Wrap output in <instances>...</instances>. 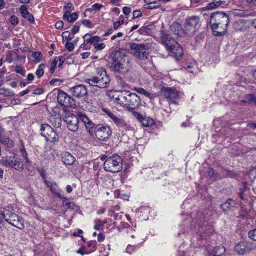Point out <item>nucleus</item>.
I'll list each match as a JSON object with an SVG mask.
<instances>
[{
  "label": "nucleus",
  "instance_id": "obj_1",
  "mask_svg": "<svg viewBox=\"0 0 256 256\" xmlns=\"http://www.w3.org/2000/svg\"><path fill=\"white\" fill-rule=\"evenodd\" d=\"M214 232L212 222H210V214L206 210L204 212H199L193 216L188 234H196L198 239H206Z\"/></svg>",
  "mask_w": 256,
  "mask_h": 256
},
{
  "label": "nucleus",
  "instance_id": "obj_2",
  "mask_svg": "<svg viewBox=\"0 0 256 256\" xmlns=\"http://www.w3.org/2000/svg\"><path fill=\"white\" fill-rule=\"evenodd\" d=\"M210 20L211 28L216 36L224 35L227 32L230 22L229 16L224 12H215L212 14Z\"/></svg>",
  "mask_w": 256,
  "mask_h": 256
},
{
  "label": "nucleus",
  "instance_id": "obj_3",
  "mask_svg": "<svg viewBox=\"0 0 256 256\" xmlns=\"http://www.w3.org/2000/svg\"><path fill=\"white\" fill-rule=\"evenodd\" d=\"M110 57L112 60V68L113 71L122 74L128 72L130 60L124 50L115 51L112 54Z\"/></svg>",
  "mask_w": 256,
  "mask_h": 256
},
{
  "label": "nucleus",
  "instance_id": "obj_4",
  "mask_svg": "<svg viewBox=\"0 0 256 256\" xmlns=\"http://www.w3.org/2000/svg\"><path fill=\"white\" fill-rule=\"evenodd\" d=\"M86 83L92 86L106 88L110 84V80L104 68H100L96 70V75L84 80Z\"/></svg>",
  "mask_w": 256,
  "mask_h": 256
},
{
  "label": "nucleus",
  "instance_id": "obj_5",
  "mask_svg": "<svg viewBox=\"0 0 256 256\" xmlns=\"http://www.w3.org/2000/svg\"><path fill=\"white\" fill-rule=\"evenodd\" d=\"M162 40L172 56L177 60L182 56L184 52L182 48L174 39L172 38L169 35L163 36Z\"/></svg>",
  "mask_w": 256,
  "mask_h": 256
},
{
  "label": "nucleus",
  "instance_id": "obj_6",
  "mask_svg": "<svg viewBox=\"0 0 256 256\" xmlns=\"http://www.w3.org/2000/svg\"><path fill=\"white\" fill-rule=\"evenodd\" d=\"M0 164L8 168H12L19 172H22L24 170V164L21 159L13 156H6L0 159Z\"/></svg>",
  "mask_w": 256,
  "mask_h": 256
},
{
  "label": "nucleus",
  "instance_id": "obj_7",
  "mask_svg": "<svg viewBox=\"0 0 256 256\" xmlns=\"http://www.w3.org/2000/svg\"><path fill=\"white\" fill-rule=\"evenodd\" d=\"M106 171L112 173L118 172L122 169V160L118 155L114 154L108 158L104 163Z\"/></svg>",
  "mask_w": 256,
  "mask_h": 256
},
{
  "label": "nucleus",
  "instance_id": "obj_8",
  "mask_svg": "<svg viewBox=\"0 0 256 256\" xmlns=\"http://www.w3.org/2000/svg\"><path fill=\"white\" fill-rule=\"evenodd\" d=\"M130 46L132 54L134 56L142 60L148 58L149 56V44H138L134 42L130 43Z\"/></svg>",
  "mask_w": 256,
  "mask_h": 256
},
{
  "label": "nucleus",
  "instance_id": "obj_9",
  "mask_svg": "<svg viewBox=\"0 0 256 256\" xmlns=\"http://www.w3.org/2000/svg\"><path fill=\"white\" fill-rule=\"evenodd\" d=\"M4 219L10 224L20 229L23 230L24 228V222L17 214L8 210H4L2 213Z\"/></svg>",
  "mask_w": 256,
  "mask_h": 256
},
{
  "label": "nucleus",
  "instance_id": "obj_10",
  "mask_svg": "<svg viewBox=\"0 0 256 256\" xmlns=\"http://www.w3.org/2000/svg\"><path fill=\"white\" fill-rule=\"evenodd\" d=\"M104 112L112 119L113 122L122 131H130L132 128L120 116L112 112L108 109H104Z\"/></svg>",
  "mask_w": 256,
  "mask_h": 256
},
{
  "label": "nucleus",
  "instance_id": "obj_11",
  "mask_svg": "<svg viewBox=\"0 0 256 256\" xmlns=\"http://www.w3.org/2000/svg\"><path fill=\"white\" fill-rule=\"evenodd\" d=\"M130 94V92L129 91L122 92L118 96L116 92L110 91L107 93L108 96L114 100L115 102L122 106H127L128 105H130L128 103Z\"/></svg>",
  "mask_w": 256,
  "mask_h": 256
},
{
  "label": "nucleus",
  "instance_id": "obj_12",
  "mask_svg": "<svg viewBox=\"0 0 256 256\" xmlns=\"http://www.w3.org/2000/svg\"><path fill=\"white\" fill-rule=\"evenodd\" d=\"M40 131L42 135L46 138L47 141L52 142H55L58 141V135L50 125L47 124H42Z\"/></svg>",
  "mask_w": 256,
  "mask_h": 256
},
{
  "label": "nucleus",
  "instance_id": "obj_13",
  "mask_svg": "<svg viewBox=\"0 0 256 256\" xmlns=\"http://www.w3.org/2000/svg\"><path fill=\"white\" fill-rule=\"evenodd\" d=\"M112 134L111 128L108 126H98L96 128V136L101 141L106 142Z\"/></svg>",
  "mask_w": 256,
  "mask_h": 256
},
{
  "label": "nucleus",
  "instance_id": "obj_14",
  "mask_svg": "<svg viewBox=\"0 0 256 256\" xmlns=\"http://www.w3.org/2000/svg\"><path fill=\"white\" fill-rule=\"evenodd\" d=\"M80 118L78 116L69 114L64 118V121L68 125V128L72 132H76L78 130V124Z\"/></svg>",
  "mask_w": 256,
  "mask_h": 256
},
{
  "label": "nucleus",
  "instance_id": "obj_15",
  "mask_svg": "<svg viewBox=\"0 0 256 256\" xmlns=\"http://www.w3.org/2000/svg\"><path fill=\"white\" fill-rule=\"evenodd\" d=\"M252 244L246 242H242L234 247L235 252L240 255H246L252 250Z\"/></svg>",
  "mask_w": 256,
  "mask_h": 256
},
{
  "label": "nucleus",
  "instance_id": "obj_16",
  "mask_svg": "<svg viewBox=\"0 0 256 256\" xmlns=\"http://www.w3.org/2000/svg\"><path fill=\"white\" fill-rule=\"evenodd\" d=\"M58 101L60 104L67 108L72 107L74 105V99L62 91L59 92Z\"/></svg>",
  "mask_w": 256,
  "mask_h": 256
},
{
  "label": "nucleus",
  "instance_id": "obj_17",
  "mask_svg": "<svg viewBox=\"0 0 256 256\" xmlns=\"http://www.w3.org/2000/svg\"><path fill=\"white\" fill-rule=\"evenodd\" d=\"M162 93L164 97L168 99L170 104H176V100L178 98L179 94L176 90L171 88H164L162 90Z\"/></svg>",
  "mask_w": 256,
  "mask_h": 256
},
{
  "label": "nucleus",
  "instance_id": "obj_18",
  "mask_svg": "<svg viewBox=\"0 0 256 256\" xmlns=\"http://www.w3.org/2000/svg\"><path fill=\"white\" fill-rule=\"evenodd\" d=\"M78 115L80 118V120L83 122L84 124L88 131L92 134L93 132V130L95 126L94 123L82 112H78Z\"/></svg>",
  "mask_w": 256,
  "mask_h": 256
},
{
  "label": "nucleus",
  "instance_id": "obj_19",
  "mask_svg": "<svg viewBox=\"0 0 256 256\" xmlns=\"http://www.w3.org/2000/svg\"><path fill=\"white\" fill-rule=\"evenodd\" d=\"M140 98L138 95L130 92L128 103L130 105H128L127 106L130 108L134 110L140 106Z\"/></svg>",
  "mask_w": 256,
  "mask_h": 256
},
{
  "label": "nucleus",
  "instance_id": "obj_20",
  "mask_svg": "<svg viewBox=\"0 0 256 256\" xmlns=\"http://www.w3.org/2000/svg\"><path fill=\"white\" fill-rule=\"evenodd\" d=\"M74 96L82 98L87 94V90L84 85H78L71 89Z\"/></svg>",
  "mask_w": 256,
  "mask_h": 256
},
{
  "label": "nucleus",
  "instance_id": "obj_21",
  "mask_svg": "<svg viewBox=\"0 0 256 256\" xmlns=\"http://www.w3.org/2000/svg\"><path fill=\"white\" fill-rule=\"evenodd\" d=\"M200 18L196 16H192L188 18L186 25L188 26L195 30L198 26H200Z\"/></svg>",
  "mask_w": 256,
  "mask_h": 256
},
{
  "label": "nucleus",
  "instance_id": "obj_22",
  "mask_svg": "<svg viewBox=\"0 0 256 256\" xmlns=\"http://www.w3.org/2000/svg\"><path fill=\"white\" fill-rule=\"evenodd\" d=\"M62 162L66 165L72 166L76 161V158L70 152H65L62 154Z\"/></svg>",
  "mask_w": 256,
  "mask_h": 256
},
{
  "label": "nucleus",
  "instance_id": "obj_23",
  "mask_svg": "<svg viewBox=\"0 0 256 256\" xmlns=\"http://www.w3.org/2000/svg\"><path fill=\"white\" fill-rule=\"evenodd\" d=\"M45 183L46 184V186L50 188V190L51 192L55 195L56 196L60 198H64L62 197L60 195V194L59 192V190L58 188V186L56 182H50L48 180H45Z\"/></svg>",
  "mask_w": 256,
  "mask_h": 256
},
{
  "label": "nucleus",
  "instance_id": "obj_24",
  "mask_svg": "<svg viewBox=\"0 0 256 256\" xmlns=\"http://www.w3.org/2000/svg\"><path fill=\"white\" fill-rule=\"evenodd\" d=\"M172 32L179 37L182 36L185 34L182 26L178 23H174L170 26Z\"/></svg>",
  "mask_w": 256,
  "mask_h": 256
},
{
  "label": "nucleus",
  "instance_id": "obj_25",
  "mask_svg": "<svg viewBox=\"0 0 256 256\" xmlns=\"http://www.w3.org/2000/svg\"><path fill=\"white\" fill-rule=\"evenodd\" d=\"M22 16L30 22H34V16L28 11V8L25 5H22L20 8Z\"/></svg>",
  "mask_w": 256,
  "mask_h": 256
},
{
  "label": "nucleus",
  "instance_id": "obj_26",
  "mask_svg": "<svg viewBox=\"0 0 256 256\" xmlns=\"http://www.w3.org/2000/svg\"><path fill=\"white\" fill-rule=\"evenodd\" d=\"M64 18L68 22L72 23L78 19V14L76 12L71 14L70 12L66 11L64 15Z\"/></svg>",
  "mask_w": 256,
  "mask_h": 256
},
{
  "label": "nucleus",
  "instance_id": "obj_27",
  "mask_svg": "<svg viewBox=\"0 0 256 256\" xmlns=\"http://www.w3.org/2000/svg\"><path fill=\"white\" fill-rule=\"evenodd\" d=\"M84 42L86 44H93L94 46L96 42L100 41V38L98 36H92L90 34H86L84 36Z\"/></svg>",
  "mask_w": 256,
  "mask_h": 256
},
{
  "label": "nucleus",
  "instance_id": "obj_28",
  "mask_svg": "<svg viewBox=\"0 0 256 256\" xmlns=\"http://www.w3.org/2000/svg\"><path fill=\"white\" fill-rule=\"evenodd\" d=\"M223 2L222 0H214L213 2L209 4L205 8L207 10H212L220 6H222Z\"/></svg>",
  "mask_w": 256,
  "mask_h": 256
},
{
  "label": "nucleus",
  "instance_id": "obj_29",
  "mask_svg": "<svg viewBox=\"0 0 256 256\" xmlns=\"http://www.w3.org/2000/svg\"><path fill=\"white\" fill-rule=\"evenodd\" d=\"M234 205V202L232 199H229L226 202L222 204L221 207L224 212H226L230 210Z\"/></svg>",
  "mask_w": 256,
  "mask_h": 256
},
{
  "label": "nucleus",
  "instance_id": "obj_30",
  "mask_svg": "<svg viewBox=\"0 0 256 256\" xmlns=\"http://www.w3.org/2000/svg\"><path fill=\"white\" fill-rule=\"evenodd\" d=\"M226 252L225 248L223 246H219L214 248L212 254L214 256H222Z\"/></svg>",
  "mask_w": 256,
  "mask_h": 256
},
{
  "label": "nucleus",
  "instance_id": "obj_31",
  "mask_svg": "<svg viewBox=\"0 0 256 256\" xmlns=\"http://www.w3.org/2000/svg\"><path fill=\"white\" fill-rule=\"evenodd\" d=\"M141 123L144 126L148 127L151 126L154 124V121L149 118H144L143 120H142Z\"/></svg>",
  "mask_w": 256,
  "mask_h": 256
},
{
  "label": "nucleus",
  "instance_id": "obj_32",
  "mask_svg": "<svg viewBox=\"0 0 256 256\" xmlns=\"http://www.w3.org/2000/svg\"><path fill=\"white\" fill-rule=\"evenodd\" d=\"M242 102L244 103H254L256 104V97L253 94L246 95L245 100Z\"/></svg>",
  "mask_w": 256,
  "mask_h": 256
},
{
  "label": "nucleus",
  "instance_id": "obj_33",
  "mask_svg": "<svg viewBox=\"0 0 256 256\" xmlns=\"http://www.w3.org/2000/svg\"><path fill=\"white\" fill-rule=\"evenodd\" d=\"M161 1L162 0H159L151 2L150 5L147 7V8L148 10H154L160 8L161 6Z\"/></svg>",
  "mask_w": 256,
  "mask_h": 256
},
{
  "label": "nucleus",
  "instance_id": "obj_34",
  "mask_svg": "<svg viewBox=\"0 0 256 256\" xmlns=\"http://www.w3.org/2000/svg\"><path fill=\"white\" fill-rule=\"evenodd\" d=\"M44 68L45 65L44 64H41L38 66V68L36 72V75L38 78H40L44 76Z\"/></svg>",
  "mask_w": 256,
  "mask_h": 256
},
{
  "label": "nucleus",
  "instance_id": "obj_35",
  "mask_svg": "<svg viewBox=\"0 0 256 256\" xmlns=\"http://www.w3.org/2000/svg\"><path fill=\"white\" fill-rule=\"evenodd\" d=\"M94 229L96 230H104V224L102 221L98 220L94 222Z\"/></svg>",
  "mask_w": 256,
  "mask_h": 256
},
{
  "label": "nucleus",
  "instance_id": "obj_36",
  "mask_svg": "<svg viewBox=\"0 0 256 256\" xmlns=\"http://www.w3.org/2000/svg\"><path fill=\"white\" fill-rule=\"evenodd\" d=\"M20 152L21 154V156L25 159L26 163H30V162L28 158L27 152L23 146H22L20 148Z\"/></svg>",
  "mask_w": 256,
  "mask_h": 256
},
{
  "label": "nucleus",
  "instance_id": "obj_37",
  "mask_svg": "<svg viewBox=\"0 0 256 256\" xmlns=\"http://www.w3.org/2000/svg\"><path fill=\"white\" fill-rule=\"evenodd\" d=\"M2 142L8 148H12L14 146V142L12 140L8 138H4L2 140Z\"/></svg>",
  "mask_w": 256,
  "mask_h": 256
},
{
  "label": "nucleus",
  "instance_id": "obj_38",
  "mask_svg": "<svg viewBox=\"0 0 256 256\" xmlns=\"http://www.w3.org/2000/svg\"><path fill=\"white\" fill-rule=\"evenodd\" d=\"M240 216L242 217L246 218H251L249 212H248L244 207L242 208Z\"/></svg>",
  "mask_w": 256,
  "mask_h": 256
},
{
  "label": "nucleus",
  "instance_id": "obj_39",
  "mask_svg": "<svg viewBox=\"0 0 256 256\" xmlns=\"http://www.w3.org/2000/svg\"><path fill=\"white\" fill-rule=\"evenodd\" d=\"M58 64V66L62 67L63 64L66 62V58L64 56H60L55 58Z\"/></svg>",
  "mask_w": 256,
  "mask_h": 256
},
{
  "label": "nucleus",
  "instance_id": "obj_40",
  "mask_svg": "<svg viewBox=\"0 0 256 256\" xmlns=\"http://www.w3.org/2000/svg\"><path fill=\"white\" fill-rule=\"evenodd\" d=\"M208 175L211 178L216 179L219 178L218 174H216L212 168H209L208 171Z\"/></svg>",
  "mask_w": 256,
  "mask_h": 256
},
{
  "label": "nucleus",
  "instance_id": "obj_41",
  "mask_svg": "<svg viewBox=\"0 0 256 256\" xmlns=\"http://www.w3.org/2000/svg\"><path fill=\"white\" fill-rule=\"evenodd\" d=\"M138 248L137 246L128 245L126 249V252L129 254H132Z\"/></svg>",
  "mask_w": 256,
  "mask_h": 256
},
{
  "label": "nucleus",
  "instance_id": "obj_42",
  "mask_svg": "<svg viewBox=\"0 0 256 256\" xmlns=\"http://www.w3.org/2000/svg\"><path fill=\"white\" fill-rule=\"evenodd\" d=\"M57 64H58V62H56V58H54V61L52 62V63L50 64V72L51 74H52L54 72Z\"/></svg>",
  "mask_w": 256,
  "mask_h": 256
},
{
  "label": "nucleus",
  "instance_id": "obj_43",
  "mask_svg": "<svg viewBox=\"0 0 256 256\" xmlns=\"http://www.w3.org/2000/svg\"><path fill=\"white\" fill-rule=\"evenodd\" d=\"M94 46L97 50H102L106 48V44L104 43L98 44V42H96Z\"/></svg>",
  "mask_w": 256,
  "mask_h": 256
},
{
  "label": "nucleus",
  "instance_id": "obj_44",
  "mask_svg": "<svg viewBox=\"0 0 256 256\" xmlns=\"http://www.w3.org/2000/svg\"><path fill=\"white\" fill-rule=\"evenodd\" d=\"M250 178L254 180L256 178V167L251 169L249 173Z\"/></svg>",
  "mask_w": 256,
  "mask_h": 256
},
{
  "label": "nucleus",
  "instance_id": "obj_45",
  "mask_svg": "<svg viewBox=\"0 0 256 256\" xmlns=\"http://www.w3.org/2000/svg\"><path fill=\"white\" fill-rule=\"evenodd\" d=\"M10 22L12 25L16 26V25L18 24L19 22V20H18V18L16 16H12L10 17Z\"/></svg>",
  "mask_w": 256,
  "mask_h": 256
},
{
  "label": "nucleus",
  "instance_id": "obj_46",
  "mask_svg": "<svg viewBox=\"0 0 256 256\" xmlns=\"http://www.w3.org/2000/svg\"><path fill=\"white\" fill-rule=\"evenodd\" d=\"M124 22L122 20L114 22V30H118L119 28L124 24Z\"/></svg>",
  "mask_w": 256,
  "mask_h": 256
},
{
  "label": "nucleus",
  "instance_id": "obj_47",
  "mask_svg": "<svg viewBox=\"0 0 256 256\" xmlns=\"http://www.w3.org/2000/svg\"><path fill=\"white\" fill-rule=\"evenodd\" d=\"M134 90L138 94H144V96H148V93L144 88H136Z\"/></svg>",
  "mask_w": 256,
  "mask_h": 256
},
{
  "label": "nucleus",
  "instance_id": "obj_48",
  "mask_svg": "<svg viewBox=\"0 0 256 256\" xmlns=\"http://www.w3.org/2000/svg\"><path fill=\"white\" fill-rule=\"evenodd\" d=\"M249 238L254 241H256V229L250 230L248 232Z\"/></svg>",
  "mask_w": 256,
  "mask_h": 256
},
{
  "label": "nucleus",
  "instance_id": "obj_49",
  "mask_svg": "<svg viewBox=\"0 0 256 256\" xmlns=\"http://www.w3.org/2000/svg\"><path fill=\"white\" fill-rule=\"evenodd\" d=\"M104 8V6L99 4L98 3L92 5V9H94V11L98 12L100 11L102 8Z\"/></svg>",
  "mask_w": 256,
  "mask_h": 256
},
{
  "label": "nucleus",
  "instance_id": "obj_50",
  "mask_svg": "<svg viewBox=\"0 0 256 256\" xmlns=\"http://www.w3.org/2000/svg\"><path fill=\"white\" fill-rule=\"evenodd\" d=\"M62 37L64 39H65L66 40L70 41L72 40V38H70V34L68 32H65L62 33Z\"/></svg>",
  "mask_w": 256,
  "mask_h": 256
},
{
  "label": "nucleus",
  "instance_id": "obj_51",
  "mask_svg": "<svg viewBox=\"0 0 256 256\" xmlns=\"http://www.w3.org/2000/svg\"><path fill=\"white\" fill-rule=\"evenodd\" d=\"M42 53L40 52H34L32 54V56L36 62H40V57Z\"/></svg>",
  "mask_w": 256,
  "mask_h": 256
},
{
  "label": "nucleus",
  "instance_id": "obj_52",
  "mask_svg": "<svg viewBox=\"0 0 256 256\" xmlns=\"http://www.w3.org/2000/svg\"><path fill=\"white\" fill-rule=\"evenodd\" d=\"M66 47L69 52H72L74 49V44L70 42H67L66 44Z\"/></svg>",
  "mask_w": 256,
  "mask_h": 256
},
{
  "label": "nucleus",
  "instance_id": "obj_53",
  "mask_svg": "<svg viewBox=\"0 0 256 256\" xmlns=\"http://www.w3.org/2000/svg\"><path fill=\"white\" fill-rule=\"evenodd\" d=\"M142 16V12L140 10H135L133 12V19L141 17Z\"/></svg>",
  "mask_w": 256,
  "mask_h": 256
},
{
  "label": "nucleus",
  "instance_id": "obj_54",
  "mask_svg": "<svg viewBox=\"0 0 256 256\" xmlns=\"http://www.w3.org/2000/svg\"><path fill=\"white\" fill-rule=\"evenodd\" d=\"M77 253L82 256H84V254H88L90 253V252L86 251L84 248H81L77 251Z\"/></svg>",
  "mask_w": 256,
  "mask_h": 256
},
{
  "label": "nucleus",
  "instance_id": "obj_55",
  "mask_svg": "<svg viewBox=\"0 0 256 256\" xmlns=\"http://www.w3.org/2000/svg\"><path fill=\"white\" fill-rule=\"evenodd\" d=\"M138 212L148 214L150 213V209L146 207H142L138 209Z\"/></svg>",
  "mask_w": 256,
  "mask_h": 256
},
{
  "label": "nucleus",
  "instance_id": "obj_56",
  "mask_svg": "<svg viewBox=\"0 0 256 256\" xmlns=\"http://www.w3.org/2000/svg\"><path fill=\"white\" fill-rule=\"evenodd\" d=\"M96 242H90L88 244V246L91 248L90 252H94L96 249Z\"/></svg>",
  "mask_w": 256,
  "mask_h": 256
},
{
  "label": "nucleus",
  "instance_id": "obj_57",
  "mask_svg": "<svg viewBox=\"0 0 256 256\" xmlns=\"http://www.w3.org/2000/svg\"><path fill=\"white\" fill-rule=\"evenodd\" d=\"M74 8V6L72 4V3H68L66 4V5L64 6V10L66 11H70L73 10Z\"/></svg>",
  "mask_w": 256,
  "mask_h": 256
},
{
  "label": "nucleus",
  "instance_id": "obj_58",
  "mask_svg": "<svg viewBox=\"0 0 256 256\" xmlns=\"http://www.w3.org/2000/svg\"><path fill=\"white\" fill-rule=\"evenodd\" d=\"M150 74L152 77H153L154 78H156V80H160L162 78V74L160 72H156L155 74L152 72Z\"/></svg>",
  "mask_w": 256,
  "mask_h": 256
},
{
  "label": "nucleus",
  "instance_id": "obj_59",
  "mask_svg": "<svg viewBox=\"0 0 256 256\" xmlns=\"http://www.w3.org/2000/svg\"><path fill=\"white\" fill-rule=\"evenodd\" d=\"M50 121L52 122V125L54 127L59 128L61 126V124H60L61 120L60 118L56 119L55 123L52 122V120H51Z\"/></svg>",
  "mask_w": 256,
  "mask_h": 256
},
{
  "label": "nucleus",
  "instance_id": "obj_60",
  "mask_svg": "<svg viewBox=\"0 0 256 256\" xmlns=\"http://www.w3.org/2000/svg\"><path fill=\"white\" fill-rule=\"evenodd\" d=\"M66 64H67L68 65H70L74 63V60L72 58V56H66Z\"/></svg>",
  "mask_w": 256,
  "mask_h": 256
},
{
  "label": "nucleus",
  "instance_id": "obj_61",
  "mask_svg": "<svg viewBox=\"0 0 256 256\" xmlns=\"http://www.w3.org/2000/svg\"><path fill=\"white\" fill-rule=\"evenodd\" d=\"M124 33L120 32L116 34L113 36L111 38V40H114L117 38H121L124 36Z\"/></svg>",
  "mask_w": 256,
  "mask_h": 256
},
{
  "label": "nucleus",
  "instance_id": "obj_62",
  "mask_svg": "<svg viewBox=\"0 0 256 256\" xmlns=\"http://www.w3.org/2000/svg\"><path fill=\"white\" fill-rule=\"evenodd\" d=\"M123 13L126 16L129 15L131 12V8L128 7H124L122 9Z\"/></svg>",
  "mask_w": 256,
  "mask_h": 256
},
{
  "label": "nucleus",
  "instance_id": "obj_63",
  "mask_svg": "<svg viewBox=\"0 0 256 256\" xmlns=\"http://www.w3.org/2000/svg\"><path fill=\"white\" fill-rule=\"evenodd\" d=\"M34 94L35 95H40L44 93V90L43 88H38L34 91Z\"/></svg>",
  "mask_w": 256,
  "mask_h": 256
},
{
  "label": "nucleus",
  "instance_id": "obj_64",
  "mask_svg": "<svg viewBox=\"0 0 256 256\" xmlns=\"http://www.w3.org/2000/svg\"><path fill=\"white\" fill-rule=\"evenodd\" d=\"M56 28L58 30H60L64 26V22L62 21H59L56 24Z\"/></svg>",
  "mask_w": 256,
  "mask_h": 256
}]
</instances>
